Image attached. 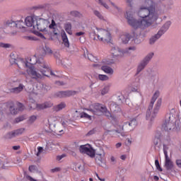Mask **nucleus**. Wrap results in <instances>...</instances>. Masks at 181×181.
Wrapping results in <instances>:
<instances>
[{
	"instance_id": "f257e3e1",
	"label": "nucleus",
	"mask_w": 181,
	"mask_h": 181,
	"mask_svg": "<svg viewBox=\"0 0 181 181\" xmlns=\"http://www.w3.org/2000/svg\"><path fill=\"white\" fill-rule=\"evenodd\" d=\"M132 16V11L126 13V19H127L129 25L134 29H146V28L152 25L154 22H156L158 18L152 0H145L144 6L140 8L138 16L141 19L136 20Z\"/></svg>"
},
{
	"instance_id": "f03ea898",
	"label": "nucleus",
	"mask_w": 181,
	"mask_h": 181,
	"mask_svg": "<svg viewBox=\"0 0 181 181\" xmlns=\"http://www.w3.org/2000/svg\"><path fill=\"white\" fill-rule=\"evenodd\" d=\"M15 63L19 69L26 68V73L31 78L35 80L42 79L44 76L49 77V73L51 76H55L52 71V69L49 67V65L42 57L37 59L36 56H33L30 58V62H25L23 59H15Z\"/></svg>"
},
{
	"instance_id": "7ed1b4c3",
	"label": "nucleus",
	"mask_w": 181,
	"mask_h": 181,
	"mask_svg": "<svg viewBox=\"0 0 181 181\" xmlns=\"http://www.w3.org/2000/svg\"><path fill=\"white\" fill-rule=\"evenodd\" d=\"M159 91H156V93L153 94L151 101L150 103V105L148 106V109L146 112V119H151L152 121V118H154L155 115L158 114V111H159V108H160V105H162V99H158L157 101V103L156 105V107L154 109V115L151 116V110L153 108V104H155V102L158 99V97H159Z\"/></svg>"
},
{
	"instance_id": "20e7f679",
	"label": "nucleus",
	"mask_w": 181,
	"mask_h": 181,
	"mask_svg": "<svg viewBox=\"0 0 181 181\" xmlns=\"http://www.w3.org/2000/svg\"><path fill=\"white\" fill-rule=\"evenodd\" d=\"M114 63V60L110 59H103L101 62H99L98 64H94L93 66V67H96L98 69H101L104 73H106V74H110V76L114 74V69L108 66L110 64H112ZM108 66H107V65Z\"/></svg>"
},
{
	"instance_id": "39448f33",
	"label": "nucleus",
	"mask_w": 181,
	"mask_h": 181,
	"mask_svg": "<svg viewBox=\"0 0 181 181\" xmlns=\"http://www.w3.org/2000/svg\"><path fill=\"white\" fill-rule=\"evenodd\" d=\"M171 24L172 23H170V21H167L158 33L150 39V45H153V43H155V42H156V40H158V39H159L160 36L170 28Z\"/></svg>"
},
{
	"instance_id": "423d86ee",
	"label": "nucleus",
	"mask_w": 181,
	"mask_h": 181,
	"mask_svg": "<svg viewBox=\"0 0 181 181\" xmlns=\"http://www.w3.org/2000/svg\"><path fill=\"white\" fill-rule=\"evenodd\" d=\"M171 24L172 23H170V21H167L158 33L150 39V45H153V43H155V42H156V40H158V39H159L160 36L170 28Z\"/></svg>"
},
{
	"instance_id": "0eeeda50",
	"label": "nucleus",
	"mask_w": 181,
	"mask_h": 181,
	"mask_svg": "<svg viewBox=\"0 0 181 181\" xmlns=\"http://www.w3.org/2000/svg\"><path fill=\"white\" fill-rule=\"evenodd\" d=\"M47 26H49V21L46 19L39 18L38 16L37 18V23H35L34 30H39L40 32H46Z\"/></svg>"
},
{
	"instance_id": "6e6552de",
	"label": "nucleus",
	"mask_w": 181,
	"mask_h": 181,
	"mask_svg": "<svg viewBox=\"0 0 181 181\" xmlns=\"http://www.w3.org/2000/svg\"><path fill=\"white\" fill-rule=\"evenodd\" d=\"M79 152L81 153H85L90 156V158H94L95 156V150L93 148V146L90 144L81 145L79 146Z\"/></svg>"
},
{
	"instance_id": "1a4fd4ad",
	"label": "nucleus",
	"mask_w": 181,
	"mask_h": 181,
	"mask_svg": "<svg viewBox=\"0 0 181 181\" xmlns=\"http://www.w3.org/2000/svg\"><path fill=\"white\" fill-rule=\"evenodd\" d=\"M98 39L101 42L108 43L111 42V34L109 30L104 29H99L98 31Z\"/></svg>"
},
{
	"instance_id": "9d476101",
	"label": "nucleus",
	"mask_w": 181,
	"mask_h": 181,
	"mask_svg": "<svg viewBox=\"0 0 181 181\" xmlns=\"http://www.w3.org/2000/svg\"><path fill=\"white\" fill-rule=\"evenodd\" d=\"M175 124L172 119V117L170 115H166L164 123L162 125V129L164 131H172V129H175Z\"/></svg>"
},
{
	"instance_id": "9b49d317",
	"label": "nucleus",
	"mask_w": 181,
	"mask_h": 181,
	"mask_svg": "<svg viewBox=\"0 0 181 181\" xmlns=\"http://www.w3.org/2000/svg\"><path fill=\"white\" fill-rule=\"evenodd\" d=\"M93 108L86 109L87 111H90L94 115H103V111H105V106H103L101 104L95 103L92 105Z\"/></svg>"
},
{
	"instance_id": "f8f14e48",
	"label": "nucleus",
	"mask_w": 181,
	"mask_h": 181,
	"mask_svg": "<svg viewBox=\"0 0 181 181\" xmlns=\"http://www.w3.org/2000/svg\"><path fill=\"white\" fill-rule=\"evenodd\" d=\"M152 57H153V52H151L149 53L139 64L138 67H137V74H139V73H141V70H144L145 69V67H146V65L148 64V63H149V62L151 61V59H152Z\"/></svg>"
},
{
	"instance_id": "ddd939ff",
	"label": "nucleus",
	"mask_w": 181,
	"mask_h": 181,
	"mask_svg": "<svg viewBox=\"0 0 181 181\" xmlns=\"http://www.w3.org/2000/svg\"><path fill=\"white\" fill-rule=\"evenodd\" d=\"M37 16H27L25 19V23L26 26L28 28H32L33 30H35V26H36V23L37 22Z\"/></svg>"
},
{
	"instance_id": "4468645a",
	"label": "nucleus",
	"mask_w": 181,
	"mask_h": 181,
	"mask_svg": "<svg viewBox=\"0 0 181 181\" xmlns=\"http://www.w3.org/2000/svg\"><path fill=\"white\" fill-rule=\"evenodd\" d=\"M76 91L74 90H66L57 92L55 95L59 98H65L66 97H71V95H76Z\"/></svg>"
},
{
	"instance_id": "2eb2a0df",
	"label": "nucleus",
	"mask_w": 181,
	"mask_h": 181,
	"mask_svg": "<svg viewBox=\"0 0 181 181\" xmlns=\"http://www.w3.org/2000/svg\"><path fill=\"white\" fill-rule=\"evenodd\" d=\"M132 37H136L134 33H133L132 35L126 33L120 36V40H122V43L127 45V43H128V42H129Z\"/></svg>"
},
{
	"instance_id": "dca6fc26",
	"label": "nucleus",
	"mask_w": 181,
	"mask_h": 181,
	"mask_svg": "<svg viewBox=\"0 0 181 181\" xmlns=\"http://www.w3.org/2000/svg\"><path fill=\"white\" fill-rule=\"evenodd\" d=\"M165 168L167 170H173L175 168V165L173 164V161L170 160L169 156H168L165 153Z\"/></svg>"
},
{
	"instance_id": "f3484780",
	"label": "nucleus",
	"mask_w": 181,
	"mask_h": 181,
	"mask_svg": "<svg viewBox=\"0 0 181 181\" xmlns=\"http://www.w3.org/2000/svg\"><path fill=\"white\" fill-rule=\"evenodd\" d=\"M136 124H138L136 119H132L131 122H124L122 129L124 131V128H127V131H132V128L136 127Z\"/></svg>"
},
{
	"instance_id": "a211bd4d",
	"label": "nucleus",
	"mask_w": 181,
	"mask_h": 181,
	"mask_svg": "<svg viewBox=\"0 0 181 181\" xmlns=\"http://www.w3.org/2000/svg\"><path fill=\"white\" fill-rule=\"evenodd\" d=\"M17 107L18 109L13 108V106L10 107V111L11 114H13V115H16L19 111H23L25 110V106L21 103H17Z\"/></svg>"
},
{
	"instance_id": "6ab92c4d",
	"label": "nucleus",
	"mask_w": 181,
	"mask_h": 181,
	"mask_svg": "<svg viewBox=\"0 0 181 181\" xmlns=\"http://www.w3.org/2000/svg\"><path fill=\"white\" fill-rule=\"evenodd\" d=\"M61 37L65 47H70V42H69V38L64 30L61 31Z\"/></svg>"
},
{
	"instance_id": "aec40b11",
	"label": "nucleus",
	"mask_w": 181,
	"mask_h": 181,
	"mask_svg": "<svg viewBox=\"0 0 181 181\" xmlns=\"http://www.w3.org/2000/svg\"><path fill=\"white\" fill-rule=\"evenodd\" d=\"M23 88H25L23 84L20 83L18 87L11 88L10 93H12L13 94H19L23 91Z\"/></svg>"
},
{
	"instance_id": "412c9836",
	"label": "nucleus",
	"mask_w": 181,
	"mask_h": 181,
	"mask_svg": "<svg viewBox=\"0 0 181 181\" xmlns=\"http://www.w3.org/2000/svg\"><path fill=\"white\" fill-rule=\"evenodd\" d=\"M111 54L113 57H118V56H121V50L118 47H112L110 50Z\"/></svg>"
},
{
	"instance_id": "4be33fe9",
	"label": "nucleus",
	"mask_w": 181,
	"mask_h": 181,
	"mask_svg": "<svg viewBox=\"0 0 181 181\" xmlns=\"http://www.w3.org/2000/svg\"><path fill=\"white\" fill-rule=\"evenodd\" d=\"M63 108H66V103L64 102H62L61 103H59L57 105H55L54 107V111H62V110H63Z\"/></svg>"
},
{
	"instance_id": "5701e85b",
	"label": "nucleus",
	"mask_w": 181,
	"mask_h": 181,
	"mask_svg": "<svg viewBox=\"0 0 181 181\" xmlns=\"http://www.w3.org/2000/svg\"><path fill=\"white\" fill-rule=\"evenodd\" d=\"M64 29L69 35H73V32L71 31V23H68L65 24Z\"/></svg>"
},
{
	"instance_id": "b1692460",
	"label": "nucleus",
	"mask_w": 181,
	"mask_h": 181,
	"mask_svg": "<svg viewBox=\"0 0 181 181\" xmlns=\"http://www.w3.org/2000/svg\"><path fill=\"white\" fill-rule=\"evenodd\" d=\"M87 58L88 60H90V62H93V63H97V62H98V59L91 54H88Z\"/></svg>"
},
{
	"instance_id": "393cba45",
	"label": "nucleus",
	"mask_w": 181,
	"mask_h": 181,
	"mask_svg": "<svg viewBox=\"0 0 181 181\" xmlns=\"http://www.w3.org/2000/svg\"><path fill=\"white\" fill-rule=\"evenodd\" d=\"M80 117H81V118H85V119H89V121H91V115H90L84 112H82L80 114Z\"/></svg>"
},
{
	"instance_id": "a878e982",
	"label": "nucleus",
	"mask_w": 181,
	"mask_h": 181,
	"mask_svg": "<svg viewBox=\"0 0 181 181\" xmlns=\"http://www.w3.org/2000/svg\"><path fill=\"white\" fill-rule=\"evenodd\" d=\"M16 136V134H15V132H8L7 134H6L5 138L6 139H12V138H15Z\"/></svg>"
},
{
	"instance_id": "bb28decb",
	"label": "nucleus",
	"mask_w": 181,
	"mask_h": 181,
	"mask_svg": "<svg viewBox=\"0 0 181 181\" xmlns=\"http://www.w3.org/2000/svg\"><path fill=\"white\" fill-rule=\"evenodd\" d=\"M25 25V23L23 21H19L16 23V28H18V29H23Z\"/></svg>"
},
{
	"instance_id": "cd10ccee",
	"label": "nucleus",
	"mask_w": 181,
	"mask_h": 181,
	"mask_svg": "<svg viewBox=\"0 0 181 181\" xmlns=\"http://www.w3.org/2000/svg\"><path fill=\"white\" fill-rule=\"evenodd\" d=\"M36 119H37V115H31L29 117L28 120V124H33L36 121Z\"/></svg>"
},
{
	"instance_id": "c85d7f7f",
	"label": "nucleus",
	"mask_w": 181,
	"mask_h": 181,
	"mask_svg": "<svg viewBox=\"0 0 181 181\" xmlns=\"http://www.w3.org/2000/svg\"><path fill=\"white\" fill-rule=\"evenodd\" d=\"M98 78H99V80H100V81H107L110 79L108 76L104 75V74H99Z\"/></svg>"
},
{
	"instance_id": "c756f323",
	"label": "nucleus",
	"mask_w": 181,
	"mask_h": 181,
	"mask_svg": "<svg viewBox=\"0 0 181 181\" xmlns=\"http://www.w3.org/2000/svg\"><path fill=\"white\" fill-rule=\"evenodd\" d=\"M105 154L97 153L95 157L96 162H103V158H104Z\"/></svg>"
},
{
	"instance_id": "7c9ffc66",
	"label": "nucleus",
	"mask_w": 181,
	"mask_h": 181,
	"mask_svg": "<svg viewBox=\"0 0 181 181\" xmlns=\"http://www.w3.org/2000/svg\"><path fill=\"white\" fill-rule=\"evenodd\" d=\"M134 43L136 45H139L142 42V36L141 35H136V37L134 39Z\"/></svg>"
},
{
	"instance_id": "2f4dec72",
	"label": "nucleus",
	"mask_w": 181,
	"mask_h": 181,
	"mask_svg": "<svg viewBox=\"0 0 181 181\" xmlns=\"http://www.w3.org/2000/svg\"><path fill=\"white\" fill-rule=\"evenodd\" d=\"M108 91H110V86H105L101 90L102 95H105Z\"/></svg>"
},
{
	"instance_id": "473e14b6",
	"label": "nucleus",
	"mask_w": 181,
	"mask_h": 181,
	"mask_svg": "<svg viewBox=\"0 0 181 181\" xmlns=\"http://www.w3.org/2000/svg\"><path fill=\"white\" fill-rule=\"evenodd\" d=\"M23 132H25L24 128L18 129L14 131V134H16V136H18V135H22Z\"/></svg>"
},
{
	"instance_id": "72a5a7b5",
	"label": "nucleus",
	"mask_w": 181,
	"mask_h": 181,
	"mask_svg": "<svg viewBox=\"0 0 181 181\" xmlns=\"http://www.w3.org/2000/svg\"><path fill=\"white\" fill-rule=\"evenodd\" d=\"M102 114H105V117H107L108 118H114L111 115V112L107 110V107H105V111H102Z\"/></svg>"
},
{
	"instance_id": "f704fd0d",
	"label": "nucleus",
	"mask_w": 181,
	"mask_h": 181,
	"mask_svg": "<svg viewBox=\"0 0 181 181\" xmlns=\"http://www.w3.org/2000/svg\"><path fill=\"white\" fill-rule=\"evenodd\" d=\"M35 108L37 110H45L46 109V107H45V103H42V104L36 103L35 104Z\"/></svg>"
},
{
	"instance_id": "c9c22d12",
	"label": "nucleus",
	"mask_w": 181,
	"mask_h": 181,
	"mask_svg": "<svg viewBox=\"0 0 181 181\" xmlns=\"http://www.w3.org/2000/svg\"><path fill=\"white\" fill-rule=\"evenodd\" d=\"M71 16L74 18H81L82 15L78 11H71Z\"/></svg>"
},
{
	"instance_id": "e433bc0d",
	"label": "nucleus",
	"mask_w": 181,
	"mask_h": 181,
	"mask_svg": "<svg viewBox=\"0 0 181 181\" xmlns=\"http://www.w3.org/2000/svg\"><path fill=\"white\" fill-rule=\"evenodd\" d=\"M26 119V117L25 116H20L15 119L14 122L16 124H18V122H21V121H23Z\"/></svg>"
},
{
	"instance_id": "4c0bfd02",
	"label": "nucleus",
	"mask_w": 181,
	"mask_h": 181,
	"mask_svg": "<svg viewBox=\"0 0 181 181\" xmlns=\"http://www.w3.org/2000/svg\"><path fill=\"white\" fill-rule=\"evenodd\" d=\"M155 165L156 167L157 170H159V172H162L163 170L161 168L160 165L159 164V160H155Z\"/></svg>"
},
{
	"instance_id": "58836bf2",
	"label": "nucleus",
	"mask_w": 181,
	"mask_h": 181,
	"mask_svg": "<svg viewBox=\"0 0 181 181\" xmlns=\"http://www.w3.org/2000/svg\"><path fill=\"white\" fill-rule=\"evenodd\" d=\"M0 47H3L4 49H9V47H11V44L0 42Z\"/></svg>"
},
{
	"instance_id": "ea45409f",
	"label": "nucleus",
	"mask_w": 181,
	"mask_h": 181,
	"mask_svg": "<svg viewBox=\"0 0 181 181\" xmlns=\"http://www.w3.org/2000/svg\"><path fill=\"white\" fill-rule=\"evenodd\" d=\"M34 33L38 36L39 37H41V39H46V37H45V35H43V34H42V33H40L39 31H36L35 30H33Z\"/></svg>"
},
{
	"instance_id": "a19ab883",
	"label": "nucleus",
	"mask_w": 181,
	"mask_h": 181,
	"mask_svg": "<svg viewBox=\"0 0 181 181\" xmlns=\"http://www.w3.org/2000/svg\"><path fill=\"white\" fill-rule=\"evenodd\" d=\"M44 105L46 108H51V107L53 105V103L52 102H45L44 103Z\"/></svg>"
},
{
	"instance_id": "79ce46f5",
	"label": "nucleus",
	"mask_w": 181,
	"mask_h": 181,
	"mask_svg": "<svg viewBox=\"0 0 181 181\" xmlns=\"http://www.w3.org/2000/svg\"><path fill=\"white\" fill-rule=\"evenodd\" d=\"M37 168L35 165H30L29 166V171L31 173L36 172Z\"/></svg>"
},
{
	"instance_id": "37998d69",
	"label": "nucleus",
	"mask_w": 181,
	"mask_h": 181,
	"mask_svg": "<svg viewBox=\"0 0 181 181\" xmlns=\"http://www.w3.org/2000/svg\"><path fill=\"white\" fill-rule=\"evenodd\" d=\"M94 13L95 16H97L99 19H101V20L104 19V16H103L101 13H100V12H98V11H95Z\"/></svg>"
},
{
	"instance_id": "c03bdc74",
	"label": "nucleus",
	"mask_w": 181,
	"mask_h": 181,
	"mask_svg": "<svg viewBox=\"0 0 181 181\" xmlns=\"http://www.w3.org/2000/svg\"><path fill=\"white\" fill-rule=\"evenodd\" d=\"M160 142V136L155 137L153 139V144L154 145H158Z\"/></svg>"
},
{
	"instance_id": "a18cd8bd",
	"label": "nucleus",
	"mask_w": 181,
	"mask_h": 181,
	"mask_svg": "<svg viewBox=\"0 0 181 181\" xmlns=\"http://www.w3.org/2000/svg\"><path fill=\"white\" fill-rule=\"evenodd\" d=\"M168 149H169V147H168V145L163 144V153H164L165 157H166V155H168Z\"/></svg>"
},
{
	"instance_id": "49530a36",
	"label": "nucleus",
	"mask_w": 181,
	"mask_h": 181,
	"mask_svg": "<svg viewBox=\"0 0 181 181\" xmlns=\"http://www.w3.org/2000/svg\"><path fill=\"white\" fill-rule=\"evenodd\" d=\"M132 93H139V86L133 87L131 88Z\"/></svg>"
},
{
	"instance_id": "de8ad7c7",
	"label": "nucleus",
	"mask_w": 181,
	"mask_h": 181,
	"mask_svg": "<svg viewBox=\"0 0 181 181\" xmlns=\"http://www.w3.org/2000/svg\"><path fill=\"white\" fill-rule=\"evenodd\" d=\"M38 152L37 153V156H40L42 152H43V147H37Z\"/></svg>"
},
{
	"instance_id": "09e8293b",
	"label": "nucleus",
	"mask_w": 181,
	"mask_h": 181,
	"mask_svg": "<svg viewBox=\"0 0 181 181\" xmlns=\"http://www.w3.org/2000/svg\"><path fill=\"white\" fill-rule=\"evenodd\" d=\"M95 134V129H93L92 130H90L88 134H86V136H90V135H94Z\"/></svg>"
},
{
	"instance_id": "8fccbe9b",
	"label": "nucleus",
	"mask_w": 181,
	"mask_h": 181,
	"mask_svg": "<svg viewBox=\"0 0 181 181\" xmlns=\"http://www.w3.org/2000/svg\"><path fill=\"white\" fill-rule=\"evenodd\" d=\"M44 50L47 54H52V49L50 48L45 47Z\"/></svg>"
},
{
	"instance_id": "3c124183",
	"label": "nucleus",
	"mask_w": 181,
	"mask_h": 181,
	"mask_svg": "<svg viewBox=\"0 0 181 181\" xmlns=\"http://www.w3.org/2000/svg\"><path fill=\"white\" fill-rule=\"evenodd\" d=\"M136 49V48H135V47H129L128 48V49L127 50H126V51H124V54H128V53H129V50H135Z\"/></svg>"
},
{
	"instance_id": "603ef678",
	"label": "nucleus",
	"mask_w": 181,
	"mask_h": 181,
	"mask_svg": "<svg viewBox=\"0 0 181 181\" xmlns=\"http://www.w3.org/2000/svg\"><path fill=\"white\" fill-rule=\"evenodd\" d=\"M25 39L26 40H36V39L34 37H32V36H25Z\"/></svg>"
},
{
	"instance_id": "864d4df0",
	"label": "nucleus",
	"mask_w": 181,
	"mask_h": 181,
	"mask_svg": "<svg viewBox=\"0 0 181 181\" xmlns=\"http://www.w3.org/2000/svg\"><path fill=\"white\" fill-rule=\"evenodd\" d=\"M63 158H66V154H62L61 156H58L57 157V160H62V159H63Z\"/></svg>"
},
{
	"instance_id": "5fc2aeb1",
	"label": "nucleus",
	"mask_w": 181,
	"mask_h": 181,
	"mask_svg": "<svg viewBox=\"0 0 181 181\" xmlns=\"http://www.w3.org/2000/svg\"><path fill=\"white\" fill-rule=\"evenodd\" d=\"M175 163L178 168H181V159L176 160Z\"/></svg>"
},
{
	"instance_id": "6e6d98bb",
	"label": "nucleus",
	"mask_w": 181,
	"mask_h": 181,
	"mask_svg": "<svg viewBox=\"0 0 181 181\" xmlns=\"http://www.w3.org/2000/svg\"><path fill=\"white\" fill-rule=\"evenodd\" d=\"M51 172H52V173H56V172H60V168L57 167V168H54V169H52V170H51Z\"/></svg>"
},
{
	"instance_id": "4d7b16f0",
	"label": "nucleus",
	"mask_w": 181,
	"mask_h": 181,
	"mask_svg": "<svg viewBox=\"0 0 181 181\" xmlns=\"http://www.w3.org/2000/svg\"><path fill=\"white\" fill-rule=\"evenodd\" d=\"M83 35H85V33L83 31L78 32L76 33V36H83Z\"/></svg>"
},
{
	"instance_id": "13d9d810",
	"label": "nucleus",
	"mask_w": 181,
	"mask_h": 181,
	"mask_svg": "<svg viewBox=\"0 0 181 181\" xmlns=\"http://www.w3.org/2000/svg\"><path fill=\"white\" fill-rule=\"evenodd\" d=\"M99 4H101V5H103V6H105V8H106L107 9L108 8V6L105 4H103V0H98Z\"/></svg>"
},
{
	"instance_id": "bf43d9fd",
	"label": "nucleus",
	"mask_w": 181,
	"mask_h": 181,
	"mask_svg": "<svg viewBox=\"0 0 181 181\" xmlns=\"http://www.w3.org/2000/svg\"><path fill=\"white\" fill-rule=\"evenodd\" d=\"M13 149L14 151H18V149H21V146H13Z\"/></svg>"
},
{
	"instance_id": "052dcab7",
	"label": "nucleus",
	"mask_w": 181,
	"mask_h": 181,
	"mask_svg": "<svg viewBox=\"0 0 181 181\" xmlns=\"http://www.w3.org/2000/svg\"><path fill=\"white\" fill-rule=\"evenodd\" d=\"M56 84H57V86H64V83L62 81H57Z\"/></svg>"
},
{
	"instance_id": "680f3d73",
	"label": "nucleus",
	"mask_w": 181,
	"mask_h": 181,
	"mask_svg": "<svg viewBox=\"0 0 181 181\" xmlns=\"http://www.w3.org/2000/svg\"><path fill=\"white\" fill-rule=\"evenodd\" d=\"M120 159H122V160H125V159H127V156H125V155L121 156Z\"/></svg>"
},
{
	"instance_id": "e2e57ef3",
	"label": "nucleus",
	"mask_w": 181,
	"mask_h": 181,
	"mask_svg": "<svg viewBox=\"0 0 181 181\" xmlns=\"http://www.w3.org/2000/svg\"><path fill=\"white\" fill-rule=\"evenodd\" d=\"M122 145V144L121 143H117L116 144V148H121Z\"/></svg>"
},
{
	"instance_id": "0e129e2a",
	"label": "nucleus",
	"mask_w": 181,
	"mask_h": 181,
	"mask_svg": "<svg viewBox=\"0 0 181 181\" xmlns=\"http://www.w3.org/2000/svg\"><path fill=\"white\" fill-rule=\"evenodd\" d=\"M54 26L55 25H54L53 24H50L49 25V29H54Z\"/></svg>"
},
{
	"instance_id": "69168bd1",
	"label": "nucleus",
	"mask_w": 181,
	"mask_h": 181,
	"mask_svg": "<svg viewBox=\"0 0 181 181\" xmlns=\"http://www.w3.org/2000/svg\"><path fill=\"white\" fill-rule=\"evenodd\" d=\"M153 179H154V180L158 181V180H159V177L155 175Z\"/></svg>"
},
{
	"instance_id": "338daca9",
	"label": "nucleus",
	"mask_w": 181,
	"mask_h": 181,
	"mask_svg": "<svg viewBox=\"0 0 181 181\" xmlns=\"http://www.w3.org/2000/svg\"><path fill=\"white\" fill-rule=\"evenodd\" d=\"M51 24H52V25H54V26H56V22L54 21V20H52Z\"/></svg>"
},
{
	"instance_id": "774afa93",
	"label": "nucleus",
	"mask_w": 181,
	"mask_h": 181,
	"mask_svg": "<svg viewBox=\"0 0 181 181\" xmlns=\"http://www.w3.org/2000/svg\"><path fill=\"white\" fill-rule=\"evenodd\" d=\"M110 159L112 162H115V158L114 156H112Z\"/></svg>"
}]
</instances>
